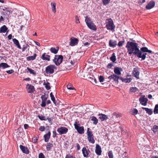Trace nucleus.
<instances>
[{
  "mask_svg": "<svg viewBox=\"0 0 158 158\" xmlns=\"http://www.w3.org/2000/svg\"><path fill=\"white\" fill-rule=\"evenodd\" d=\"M126 47L127 48V52L129 54H133L137 57H141L140 53H138L139 48L138 47V44L136 43L128 41Z\"/></svg>",
  "mask_w": 158,
  "mask_h": 158,
  "instance_id": "nucleus-1",
  "label": "nucleus"
},
{
  "mask_svg": "<svg viewBox=\"0 0 158 158\" xmlns=\"http://www.w3.org/2000/svg\"><path fill=\"white\" fill-rule=\"evenodd\" d=\"M146 52H148L149 53H152V51L149 50L146 47H142L140 49V50L139 49V51H138V53H140V56L141 57H137L139 58H141L142 60H144L146 57V55L147 53Z\"/></svg>",
  "mask_w": 158,
  "mask_h": 158,
  "instance_id": "nucleus-2",
  "label": "nucleus"
},
{
  "mask_svg": "<svg viewBox=\"0 0 158 158\" xmlns=\"http://www.w3.org/2000/svg\"><path fill=\"white\" fill-rule=\"evenodd\" d=\"M85 21L88 28L93 31L96 30L97 27L90 18H88L87 16L85 17Z\"/></svg>",
  "mask_w": 158,
  "mask_h": 158,
  "instance_id": "nucleus-3",
  "label": "nucleus"
},
{
  "mask_svg": "<svg viewBox=\"0 0 158 158\" xmlns=\"http://www.w3.org/2000/svg\"><path fill=\"white\" fill-rule=\"evenodd\" d=\"M106 24V27L107 30H111L113 31H114L115 26L114 24L112 19L111 18L107 19Z\"/></svg>",
  "mask_w": 158,
  "mask_h": 158,
  "instance_id": "nucleus-4",
  "label": "nucleus"
},
{
  "mask_svg": "<svg viewBox=\"0 0 158 158\" xmlns=\"http://www.w3.org/2000/svg\"><path fill=\"white\" fill-rule=\"evenodd\" d=\"M63 58L61 55H55L53 61L56 65L58 66L62 62Z\"/></svg>",
  "mask_w": 158,
  "mask_h": 158,
  "instance_id": "nucleus-5",
  "label": "nucleus"
},
{
  "mask_svg": "<svg viewBox=\"0 0 158 158\" xmlns=\"http://www.w3.org/2000/svg\"><path fill=\"white\" fill-rule=\"evenodd\" d=\"M90 129L87 128V134L88 136L87 139L89 142L92 144L95 143V140L94 139V136L93 135L92 132L89 130Z\"/></svg>",
  "mask_w": 158,
  "mask_h": 158,
  "instance_id": "nucleus-6",
  "label": "nucleus"
},
{
  "mask_svg": "<svg viewBox=\"0 0 158 158\" xmlns=\"http://www.w3.org/2000/svg\"><path fill=\"white\" fill-rule=\"evenodd\" d=\"M56 69V67L53 64L50 65L45 68V73L47 74H52L54 72V69Z\"/></svg>",
  "mask_w": 158,
  "mask_h": 158,
  "instance_id": "nucleus-7",
  "label": "nucleus"
},
{
  "mask_svg": "<svg viewBox=\"0 0 158 158\" xmlns=\"http://www.w3.org/2000/svg\"><path fill=\"white\" fill-rule=\"evenodd\" d=\"M119 76L113 74L109 76L108 77V79L109 80V82L112 81V82H115L116 83L118 84V79H120Z\"/></svg>",
  "mask_w": 158,
  "mask_h": 158,
  "instance_id": "nucleus-8",
  "label": "nucleus"
},
{
  "mask_svg": "<svg viewBox=\"0 0 158 158\" xmlns=\"http://www.w3.org/2000/svg\"><path fill=\"white\" fill-rule=\"evenodd\" d=\"M75 128L77 130L78 133L80 134H82L84 132V127L83 126L79 127L78 125L79 124L76 121L74 124Z\"/></svg>",
  "mask_w": 158,
  "mask_h": 158,
  "instance_id": "nucleus-9",
  "label": "nucleus"
},
{
  "mask_svg": "<svg viewBox=\"0 0 158 158\" xmlns=\"http://www.w3.org/2000/svg\"><path fill=\"white\" fill-rule=\"evenodd\" d=\"M68 129L64 127L58 128L57 130L58 132L60 135L66 134L68 132Z\"/></svg>",
  "mask_w": 158,
  "mask_h": 158,
  "instance_id": "nucleus-10",
  "label": "nucleus"
},
{
  "mask_svg": "<svg viewBox=\"0 0 158 158\" xmlns=\"http://www.w3.org/2000/svg\"><path fill=\"white\" fill-rule=\"evenodd\" d=\"M79 42L78 40L74 37H72L70 39V45L74 46L77 45Z\"/></svg>",
  "mask_w": 158,
  "mask_h": 158,
  "instance_id": "nucleus-11",
  "label": "nucleus"
},
{
  "mask_svg": "<svg viewBox=\"0 0 158 158\" xmlns=\"http://www.w3.org/2000/svg\"><path fill=\"white\" fill-rule=\"evenodd\" d=\"M82 154L84 157H88L90 152V151L88 149H87L85 147L83 148L82 149Z\"/></svg>",
  "mask_w": 158,
  "mask_h": 158,
  "instance_id": "nucleus-12",
  "label": "nucleus"
},
{
  "mask_svg": "<svg viewBox=\"0 0 158 158\" xmlns=\"http://www.w3.org/2000/svg\"><path fill=\"white\" fill-rule=\"evenodd\" d=\"M132 73L134 76L137 79L139 78V69L138 67L134 68L132 71Z\"/></svg>",
  "mask_w": 158,
  "mask_h": 158,
  "instance_id": "nucleus-13",
  "label": "nucleus"
},
{
  "mask_svg": "<svg viewBox=\"0 0 158 158\" xmlns=\"http://www.w3.org/2000/svg\"><path fill=\"white\" fill-rule=\"evenodd\" d=\"M148 101L147 98H145V96H142L139 98V101L140 103L143 106H146V105Z\"/></svg>",
  "mask_w": 158,
  "mask_h": 158,
  "instance_id": "nucleus-14",
  "label": "nucleus"
},
{
  "mask_svg": "<svg viewBox=\"0 0 158 158\" xmlns=\"http://www.w3.org/2000/svg\"><path fill=\"white\" fill-rule=\"evenodd\" d=\"M95 152L98 155L100 156L101 155L102 152V148L98 144L96 145Z\"/></svg>",
  "mask_w": 158,
  "mask_h": 158,
  "instance_id": "nucleus-15",
  "label": "nucleus"
},
{
  "mask_svg": "<svg viewBox=\"0 0 158 158\" xmlns=\"http://www.w3.org/2000/svg\"><path fill=\"white\" fill-rule=\"evenodd\" d=\"M123 71V69L120 67H116L114 69V72L115 74L117 75H121V72Z\"/></svg>",
  "mask_w": 158,
  "mask_h": 158,
  "instance_id": "nucleus-16",
  "label": "nucleus"
},
{
  "mask_svg": "<svg viewBox=\"0 0 158 158\" xmlns=\"http://www.w3.org/2000/svg\"><path fill=\"white\" fill-rule=\"evenodd\" d=\"M27 92L28 93H31L34 91V87L32 85L27 84L26 86Z\"/></svg>",
  "mask_w": 158,
  "mask_h": 158,
  "instance_id": "nucleus-17",
  "label": "nucleus"
},
{
  "mask_svg": "<svg viewBox=\"0 0 158 158\" xmlns=\"http://www.w3.org/2000/svg\"><path fill=\"white\" fill-rule=\"evenodd\" d=\"M155 2L153 1H151L146 6V8L147 10H150L153 8L155 6Z\"/></svg>",
  "mask_w": 158,
  "mask_h": 158,
  "instance_id": "nucleus-18",
  "label": "nucleus"
},
{
  "mask_svg": "<svg viewBox=\"0 0 158 158\" xmlns=\"http://www.w3.org/2000/svg\"><path fill=\"white\" fill-rule=\"evenodd\" d=\"M19 148L23 153L26 154H28L29 153V151L27 147L23 146L22 145H20Z\"/></svg>",
  "mask_w": 158,
  "mask_h": 158,
  "instance_id": "nucleus-19",
  "label": "nucleus"
},
{
  "mask_svg": "<svg viewBox=\"0 0 158 158\" xmlns=\"http://www.w3.org/2000/svg\"><path fill=\"white\" fill-rule=\"evenodd\" d=\"M41 58L43 60L49 61L50 60V56L44 53L42 55Z\"/></svg>",
  "mask_w": 158,
  "mask_h": 158,
  "instance_id": "nucleus-20",
  "label": "nucleus"
},
{
  "mask_svg": "<svg viewBox=\"0 0 158 158\" xmlns=\"http://www.w3.org/2000/svg\"><path fill=\"white\" fill-rule=\"evenodd\" d=\"M1 9L5 12H8L9 13H11L12 11H11V8L6 6H1Z\"/></svg>",
  "mask_w": 158,
  "mask_h": 158,
  "instance_id": "nucleus-21",
  "label": "nucleus"
},
{
  "mask_svg": "<svg viewBox=\"0 0 158 158\" xmlns=\"http://www.w3.org/2000/svg\"><path fill=\"white\" fill-rule=\"evenodd\" d=\"M51 132L49 131L47 134H45L44 136V141L45 142H48L50 138Z\"/></svg>",
  "mask_w": 158,
  "mask_h": 158,
  "instance_id": "nucleus-22",
  "label": "nucleus"
},
{
  "mask_svg": "<svg viewBox=\"0 0 158 158\" xmlns=\"http://www.w3.org/2000/svg\"><path fill=\"white\" fill-rule=\"evenodd\" d=\"M99 116H100L99 118L102 121L105 120L108 118V116L104 114H99Z\"/></svg>",
  "mask_w": 158,
  "mask_h": 158,
  "instance_id": "nucleus-23",
  "label": "nucleus"
},
{
  "mask_svg": "<svg viewBox=\"0 0 158 158\" xmlns=\"http://www.w3.org/2000/svg\"><path fill=\"white\" fill-rule=\"evenodd\" d=\"M117 41L110 40L109 41V45L110 47H114L117 45Z\"/></svg>",
  "mask_w": 158,
  "mask_h": 158,
  "instance_id": "nucleus-24",
  "label": "nucleus"
},
{
  "mask_svg": "<svg viewBox=\"0 0 158 158\" xmlns=\"http://www.w3.org/2000/svg\"><path fill=\"white\" fill-rule=\"evenodd\" d=\"M59 50V47H56V48L52 47L50 49V51L54 54H56L57 53Z\"/></svg>",
  "mask_w": 158,
  "mask_h": 158,
  "instance_id": "nucleus-25",
  "label": "nucleus"
},
{
  "mask_svg": "<svg viewBox=\"0 0 158 158\" xmlns=\"http://www.w3.org/2000/svg\"><path fill=\"white\" fill-rule=\"evenodd\" d=\"M13 41L14 44L17 46V47L21 49V48L20 45L19 43V41L16 39L14 38L13 39Z\"/></svg>",
  "mask_w": 158,
  "mask_h": 158,
  "instance_id": "nucleus-26",
  "label": "nucleus"
},
{
  "mask_svg": "<svg viewBox=\"0 0 158 158\" xmlns=\"http://www.w3.org/2000/svg\"><path fill=\"white\" fill-rule=\"evenodd\" d=\"M37 55L36 53H34L33 56H29L26 58L27 60V61L33 60L35 59Z\"/></svg>",
  "mask_w": 158,
  "mask_h": 158,
  "instance_id": "nucleus-27",
  "label": "nucleus"
},
{
  "mask_svg": "<svg viewBox=\"0 0 158 158\" xmlns=\"http://www.w3.org/2000/svg\"><path fill=\"white\" fill-rule=\"evenodd\" d=\"M120 79L122 80V81L126 83H129L131 82L132 79L131 78H127L124 79L122 77H120Z\"/></svg>",
  "mask_w": 158,
  "mask_h": 158,
  "instance_id": "nucleus-28",
  "label": "nucleus"
},
{
  "mask_svg": "<svg viewBox=\"0 0 158 158\" xmlns=\"http://www.w3.org/2000/svg\"><path fill=\"white\" fill-rule=\"evenodd\" d=\"M51 6L52 10L53 13H56V3L54 2H52L51 4Z\"/></svg>",
  "mask_w": 158,
  "mask_h": 158,
  "instance_id": "nucleus-29",
  "label": "nucleus"
},
{
  "mask_svg": "<svg viewBox=\"0 0 158 158\" xmlns=\"http://www.w3.org/2000/svg\"><path fill=\"white\" fill-rule=\"evenodd\" d=\"M7 29L8 28L6 27L5 25H4L1 27L0 28V32L4 33L6 31Z\"/></svg>",
  "mask_w": 158,
  "mask_h": 158,
  "instance_id": "nucleus-30",
  "label": "nucleus"
},
{
  "mask_svg": "<svg viewBox=\"0 0 158 158\" xmlns=\"http://www.w3.org/2000/svg\"><path fill=\"white\" fill-rule=\"evenodd\" d=\"M53 147V144L52 143H47V146L46 148L48 151H50L51 149Z\"/></svg>",
  "mask_w": 158,
  "mask_h": 158,
  "instance_id": "nucleus-31",
  "label": "nucleus"
},
{
  "mask_svg": "<svg viewBox=\"0 0 158 158\" xmlns=\"http://www.w3.org/2000/svg\"><path fill=\"white\" fill-rule=\"evenodd\" d=\"M152 130L155 133L158 134V126L155 125L152 128Z\"/></svg>",
  "mask_w": 158,
  "mask_h": 158,
  "instance_id": "nucleus-32",
  "label": "nucleus"
},
{
  "mask_svg": "<svg viewBox=\"0 0 158 158\" xmlns=\"http://www.w3.org/2000/svg\"><path fill=\"white\" fill-rule=\"evenodd\" d=\"M91 120L93 121V124L94 125H96L98 123V120L94 116L92 117Z\"/></svg>",
  "mask_w": 158,
  "mask_h": 158,
  "instance_id": "nucleus-33",
  "label": "nucleus"
},
{
  "mask_svg": "<svg viewBox=\"0 0 158 158\" xmlns=\"http://www.w3.org/2000/svg\"><path fill=\"white\" fill-rule=\"evenodd\" d=\"M9 67L7 64L4 63H2L0 64V68H2L3 69Z\"/></svg>",
  "mask_w": 158,
  "mask_h": 158,
  "instance_id": "nucleus-34",
  "label": "nucleus"
},
{
  "mask_svg": "<svg viewBox=\"0 0 158 158\" xmlns=\"http://www.w3.org/2000/svg\"><path fill=\"white\" fill-rule=\"evenodd\" d=\"M121 116V114L120 113L115 112L113 114L112 118H117Z\"/></svg>",
  "mask_w": 158,
  "mask_h": 158,
  "instance_id": "nucleus-35",
  "label": "nucleus"
},
{
  "mask_svg": "<svg viewBox=\"0 0 158 158\" xmlns=\"http://www.w3.org/2000/svg\"><path fill=\"white\" fill-rule=\"evenodd\" d=\"M27 69L29 72L31 74H32L34 76H35L36 74V72L34 70L29 68V67L27 68Z\"/></svg>",
  "mask_w": 158,
  "mask_h": 158,
  "instance_id": "nucleus-36",
  "label": "nucleus"
},
{
  "mask_svg": "<svg viewBox=\"0 0 158 158\" xmlns=\"http://www.w3.org/2000/svg\"><path fill=\"white\" fill-rule=\"evenodd\" d=\"M110 60L112 61L113 62H114L116 60L115 54L113 53L111 57L110 58Z\"/></svg>",
  "mask_w": 158,
  "mask_h": 158,
  "instance_id": "nucleus-37",
  "label": "nucleus"
},
{
  "mask_svg": "<svg viewBox=\"0 0 158 158\" xmlns=\"http://www.w3.org/2000/svg\"><path fill=\"white\" fill-rule=\"evenodd\" d=\"M130 113L132 115H135L137 114L138 111L137 109H131Z\"/></svg>",
  "mask_w": 158,
  "mask_h": 158,
  "instance_id": "nucleus-38",
  "label": "nucleus"
},
{
  "mask_svg": "<svg viewBox=\"0 0 158 158\" xmlns=\"http://www.w3.org/2000/svg\"><path fill=\"white\" fill-rule=\"evenodd\" d=\"M43 84L44 85H45V87L46 89L48 90L51 89L50 83L49 82H47V83L44 82Z\"/></svg>",
  "mask_w": 158,
  "mask_h": 158,
  "instance_id": "nucleus-39",
  "label": "nucleus"
},
{
  "mask_svg": "<svg viewBox=\"0 0 158 158\" xmlns=\"http://www.w3.org/2000/svg\"><path fill=\"white\" fill-rule=\"evenodd\" d=\"M8 12H4V11H2L1 14L4 16V17L6 18V19L8 18L9 16V13H8Z\"/></svg>",
  "mask_w": 158,
  "mask_h": 158,
  "instance_id": "nucleus-40",
  "label": "nucleus"
},
{
  "mask_svg": "<svg viewBox=\"0 0 158 158\" xmlns=\"http://www.w3.org/2000/svg\"><path fill=\"white\" fill-rule=\"evenodd\" d=\"M29 45L27 44H25L23 45V46L22 48V52H24L26 49L28 48V50L29 49Z\"/></svg>",
  "mask_w": 158,
  "mask_h": 158,
  "instance_id": "nucleus-41",
  "label": "nucleus"
},
{
  "mask_svg": "<svg viewBox=\"0 0 158 158\" xmlns=\"http://www.w3.org/2000/svg\"><path fill=\"white\" fill-rule=\"evenodd\" d=\"M67 88L69 89L75 90V88L72 87V85L71 84H69L67 86Z\"/></svg>",
  "mask_w": 158,
  "mask_h": 158,
  "instance_id": "nucleus-42",
  "label": "nucleus"
},
{
  "mask_svg": "<svg viewBox=\"0 0 158 158\" xmlns=\"http://www.w3.org/2000/svg\"><path fill=\"white\" fill-rule=\"evenodd\" d=\"M41 99L42 100V101H43L44 102H46V100L47 99V97L45 94L44 95H42L41 96Z\"/></svg>",
  "mask_w": 158,
  "mask_h": 158,
  "instance_id": "nucleus-43",
  "label": "nucleus"
},
{
  "mask_svg": "<svg viewBox=\"0 0 158 158\" xmlns=\"http://www.w3.org/2000/svg\"><path fill=\"white\" fill-rule=\"evenodd\" d=\"M108 155L109 158H114L113 152L112 151H109L108 152Z\"/></svg>",
  "mask_w": 158,
  "mask_h": 158,
  "instance_id": "nucleus-44",
  "label": "nucleus"
},
{
  "mask_svg": "<svg viewBox=\"0 0 158 158\" xmlns=\"http://www.w3.org/2000/svg\"><path fill=\"white\" fill-rule=\"evenodd\" d=\"M50 96L51 98V100L53 102L55 103V98L54 96V95H53L52 93L51 92L50 94Z\"/></svg>",
  "mask_w": 158,
  "mask_h": 158,
  "instance_id": "nucleus-45",
  "label": "nucleus"
},
{
  "mask_svg": "<svg viewBox=\"0 0 158 158\" xmlns=\"http://www.w3.org/2000/svg\"><path fill=\"white\" fill-rule=\"evenodd\" d=\"M138 90V89L136 87H132L130 89V91L131 92H135Z\"/></svg>",
  "mask_w": 158,
  "mask_h": 158,
  "instance_id": "nucleus-46",
  "label": "nucleus"
},
{
  "mask_svg": "<svg viewBox=\"0 0 158 158\" xmlns=\"http://www.w3.org/2000/svg\"><path fill=\"white\" fill-rule=\"evenodd\" d=\"M110 0H102L103 4L104 5H106L108 4Z\"/></svg>",
  "mask_w": 158,
  "mask_h": 158,
  "instance_id": "nucleus-47",
  "label": "nucleus"
},
{
  "mask_svg": "<svg viewBox=\"0 0 158 158\" xmlns=\"http://www.w3.org/2000/svg\"><path fill=\"white\" fill-rule=\"evenodd\" d=\"M147 113L149 115H151L153 113V111L152 109H145Z\"/></svg>",
  "mask_w": 158,
  "mask_h": 158,
  "instance_id": "nucleus-48",
  "label": "nucleus"
},
{
  "mask_svg": "<svg viewBox=\"0 0 158 158\" xmlns=\"http://www.w3.org/2000/svg\"><path fill=\"white\" fill-rule=\"evenodd\" d=\"M38 137H34L32 138V142L33 143H36L38 139Z\"/></svg>",
  "mask_w": 158,
  "mask_h": 158,
  "instance_id": "nucleus-49",
  "label": "nucleus"
},
{
  "mask_svg": "<svg viewBox=\"0 0 158 158\" xmlns=\"http://www.w3.org/2000/svg\"><path fill=\"white\" fill-rule=\"evenodd\" d=\"M65 158H76V157H74L72 155L69 154L66 155Z\"/></svg>",
  "mask_w": 158,
  "mask_h": 158,
  "instance_id": "nucleus-50",
  "label": "nucleus"
},
{
  "mask_svg": "<svg viewBox=\"0 0 158 158\" xmlns=\"http://www.w3.org/2000/svg\"><path fill=\"white\" fill-rule=\"evenodd\" d=\"M124 40L119 41L118 43V45L119 47H121L122 46L123 44L124 43Z\"/></svg>",
  "mask_w": 158,
  "mask_h": 158,
  "instance_id": "nucleus-51",
  "label": "nucleus"
},
{
  "mask_svg": "<svg viewBox=\"0 0 158 158\" xmlns=\"http://www.w3.org/2000/svg\"><path fill=\"white\" fill-rule=\"evenodd\" d=\"M104 80V78L103 76H100L99 77V80L100 82H103Z\"/></svg>",
  "mask_w": 158,
  "mask_h": 158,
  "instance_id": "nucleus-52",
  "label": "nucleus"
},
{
  "mask_svg": "<svg viewBox=\"0 0 158 158\" xmlns=\"http://www.w3.org/2000/svg\"><path fill=\"white\" fill-rule=\"evenodd\" d=\"M113 66V64L112 63H109L107 66V68L108 69H111L112 67Z\"/></svg>",
  "mask_w": 158,
  "mask_h": 158,
  "instance_id": "nucleus-53",
  "label": "nucleus"
},
{
  "mask_svg": "<svg viewBox=\"0 0 158 158\" xmlns=\"http://www.w3.org/2000/svg\"><path fill=\"white\" fill-rule=\"evenodd\" d=\"M39 158H45V157L42 153H40L39 155Z\"/></svg>",
  "mask_w": 158,
  "mask_h": 158,
  "instance_id": "nucleus-54",
  "label": "nucleus"
},
{
  "mask_svg": "<svg viewBox=\"0 0 158 158\" xmlns=\"http://www.w3.org/2000/svg\"><path fill=\"white\" fill-rule=\"evenodd\" d=\"M76 21V23H80L78 17L77 15L75 16Z\"/></svg>",
  "mask_w": 158,
  "mask_h": 158,
  "instance_id": "nucleus-55",
  "label": "nucleus"
},
{
  "mask_svg": "<svg viewBox=\"0 0 158 158\" xmlns=\"http://www.w3.org/2000/svg\"><path fill=\"white\" fill-rule=\"evenodd\" d=\"M39 130L41 131H43L45 130V127L44 126H41L39 127Z\"/></svg>",
  "mask_w": 158,
  "mask_h": 158,
  "instance_id": "nucleus-56",
  "label": "nucleus"
},
{
  "mask_svg": "<svg viewBox=\"0 0 158 158\" xmlns=\"http://www.w3.org/2000/svg\"><path fill=\"white\" fill-rule=\"evenodd\" d=\"M38 118H39L41 120H45L46 119H45V117L44 116H40V115H39L38 116Z\"/></svg>",
  "mask_w": 158,
  "mask_h": 158,
  "instance_id": "nucleus-57",
  "label": "nucleus"
},
{
  "mask_svg": "<svg viewBox=\"0 0 158 158\" xmlns=\"http://www.w3.org/2000/svg\"><path fill=\"white\" fill-rule=\"evenodd\" d=\"M14 72V71L13 69H10L9 70H7L6 71V72L8 74H11Z\"/></svg>",
  "mask_w": 158,
  "mask_h": 158,
  "instance_id": "nucleus-58",
  "label": "nucleus"
},
{
  "mask_svg": "<svg viewBox=\"0 0 158 158\" xmlns=\"http://www.w3.org/2000/svg\"><path fill=\"white\" fill-rule=\"evenodd\" d=\"M52 132H53L52 137L53 138H55L56 137V136L57 135L56 132L55 131H53Z\"/></svg>",
  "mask_w": 158,
  "mask_h": 158,
  "instance_id": "nucleus-59",
  "label": "nucleus"
},
{
  "mask_svg": "<svg viewBox=\"0 0 158 158\" xmlns=\"http://www.w3.org/2000/svg\"><path fill=\"white\" fill-rule=\"evenodd\" d=\"M76 145V147L77 148V150H79L80 149V146L79 144L78 143H77Z\"/></svg>",
  "mask_w": 158,
  "mask_h": 158,
  "instance_id": "nucleus-60",
  "label": "nucleus"
},
{
  "mask_svg": "<svg viewBox=\"0 0 158 158\" xmlns=\"http://www.w3.org/2000/svg\"><path fill=\"white\" fill-rule=\"evenodd\" d=\"M47 119L48 120V121L49 122L51 123V124L52 123V119L51 118H47Z\"/></svg>",
  "mask_w": 158,
  "mask_h": 158,
  "instance_id": "nucleus-61",
  "label": "nucleus"
},
{
  "mask_svg": "<svg viewBox=\"0 0 158 158\" xmlns=\"http://www.w3.org/2000/svg\"><path fill=\"white\" fill-rule=\"evenodd\" d=\"M45 102H44V101H42L41 106L42 107H44L45 106V105H46Z\"/></svg>",
  "mask_w": 158,
  "mask_h": 158,
  "instance_id": "nucleus-62",
  "label": "nucleus"
},
{
  "mask_svg": "<svg viewBox=\"0 0 158 158\" xmlns=\"http://www.w3.org/2000/svg\"><path fill=\"white\" fill-rule=\"evenodd\" d=\"M24 128L25 129H27L28 128L29 126L27 124H25L24 125Z\"/></svg>",
  "mask_w": 158,
  "mask_h": 158,
  "instance_id": "nucleus-63",
  "label": "nucleus"
},
{
  "mask_svg": "<svg viewBox=\"0 0 158 158\" xmlns=\"http://www.w3.org/2000/svg\"><path fill=\"white\" fill-rule=\"evenodd\" d=\"M154 113L155 114L158 113V109H154Z\"/></svg>",
  "mask_w": 158,
  "mask_h": 158,
  "instance_id": "nucleus-64",
  "label": "nucleus"
}]
</instances>
